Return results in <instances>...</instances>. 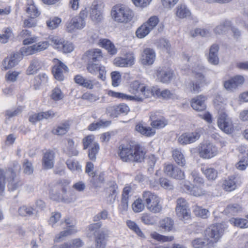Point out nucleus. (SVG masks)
I'll return each instance as SVG.
<instances>
[{"instance_id": "1", "label": "nucleus", "mask_w": 248, "mask_h": 248, "mask_svg": "<svg viewBox=\"0 0 248 248\" xmlns=\"http://www.w3.org/2000/svg\"><path fill=\"white\" fill-rule=\"evenodd\" d=\"M20 170L21 166L16 161L13 163L12 167L8 168L5 170L0 169V195L4 191L6 178L8 182V187L9 190H16L22 185L23 183L20 180L16 179Z\"/></svg>"}, {"instance_id": "2", "label": "nucleus", "mask_w": 248, "mask_h": 248, "mask_svg": "<svg viewBox=\"0 0 248 248\" xmlns=\"http://www.w3.org/2000/svg\"><path fill=\"white\" fill-rule=\"evenodd\" d=\"M130 91L134 95H129L126 94L109 91L108 94L113 97L127 100L142 102L144 99L150 97L152 93L144 84H140L138 81H135L130 85Z\"/></svg>"}, {"instance_id": "3", "label": "nucleus", "mask_w": 248, "mask_h": 248, "mask_svg": "<svg viewBox=\"0 0 248 248\" xmlns=\"http://www.w3.org/2000/svg\"><path fill=\"white\" fill-rule=\"evenodd\" d=\"M119 150V155L124 162H141L145 155L143 148L139 145H121Z\"/></svg>"}, {"instance_id": "4", "label": "nucleus", "mask_w": 248, "mask_h": 248, "mask_svg": "<svg viewBox=\"0 0 248 248\" xmlns=\"http://www.w3.org/2000/svg\"><path fill=\"white\" fill-rule=\"evenodd\" d=\"M225 229V226L222 224L211 225L206 229L204 232V237L208 239L211 247H214L219 240L224 234Z\"/></svg>"}, {"instance_id": "5", "label": "nucleus", "mask_w": 248, "mask_h": 248, "mask_svg": "<svg viewBox=\"0 0 248 248\" xmlns=\"http://www.w3.org/2000/svg\"><path fill=\"white\" fill-rule=\"evenodd\" d=\"M142 198L147 208L153 213H160L162 209L160 198L155 193L149 191H144Z\"/></svg>"}, {"instance_id": "6", "label": "nucleus", "mask_w": 248, "mask_h": 248, "mask_svg": "<svg viewBox=\"0 0 248 248\" xmlns=\"http://www.w3.org/2000/svg\"><path fill=\"white\" fill-rule=\"evenodd\" d=\"M101 226V222H97L90 225L88 227L89 230L94 235L96 248H105L107 244L108 234L99 230Z\"/></svg>"}, {"instance_id": "7", "label": "nucleus", "mask_w": 248, "mask_h": 248, "mask_svg": "<svg viewBox=\"0 0 248 248\" xmlns=\"http://www.w3.org/2000/svg\"><path fill=\"white\" fill-rule=\"evenodd\" d=\"M111 14L116 21L121 23H127L130 21L133 16V12L128 7L122 5L114 6Z\"/></svg>"}, {"instance_id": "8", "label": "nucleus", "mask_w": 248, "mask_h": 248, "mask_svg": "<svg viewBox=\"0 0 248 248\" xmlns=\"http://www.w3.org/2000/svg\"><path fill=\"white\" fill-rule=\"evenodd\" d=\"M87 16V11L82 10L78 16L72 17L66 24V30L69 32H72L75 30H81L85 27V19Z\"/></svg>"}, {"instance_id": "9", "label": "nucleus", "mask_w": 248, "mask_h": 248, "mask_svg": "<svg viewBox=\"0 0 248 248\" xmlns=\"http://www.w3.org/2000/svg\"><path fill=\"white\" fill-rule=\"evenodd\" d=\"M216 108L219 113V117L217 120L218 127L225 133H231L232 131L233 126L231 119L227 116L226 113L223 112L225 108L224 105L221 106L219 104L216 105Z\"/></svg>"}, {"instance_id": "10", "label": "nucleus", "mask_w": 248, "mask_h": 248, "mask_svg": "<svg viewBox=\"0 0 248 248\" xmlns=\"http://www.w3.org/2000/svg\"><path fill=\"white\" fill-rule=\"evenodd\" d=\"M66 189L62 185H58L50 191V198L55 201L70 203L74 201L73 198H69L66 195Z\"/></svg>"}, {"instance_id": "11", "label": "nucleus", "mask_w": 248, "mask_h": 248, "mask_svg": "<svg viewBox=\"0 0 248 248\" xmlns=\"http://www.w3.org/2000/svg\"><path fill=\"white\" fill-rule=\"evenodd\" d=\"M198 152L200 156L204 159H210L218 153L217 148L210 143L201 144L198 148Z\"/></svg>"}, {"instance_id": "12", "label": "nucleus", "mask_w": 248, "mask_h": 248, "mask_svg": "<svg viewBox=\"0 0 248 248\" xmlns=\"http://www.w3.org/2000/svg\"><path fill=\"white\" fill-rule=\"evenodd\" d=\"M74 80L77 84L88 89L92 90L94 87L97 89L101 88V84L96 80L87 78L81 75L75 76Z\"/></svg>"}, {"instance_id": "13", "label": "nucleus", "mask_w": 248, "mask_h": 248, "mask_svg": "<svg viewBox=\"0 0 248 248\" xmlns=\"http://www.w3.org/2000/svg\"><path fill=\"white\" fill-rule=\"evenodd\" d=\"M157 79L163 83L170 82L174 77L173 71L169 67H159L155 71Z\"/></svg>"}, {"instance_id": "14", "label": "nucleus", "mask_w": 248, "mask_h": 248, "mask_svg": "<svg viewBox=\"0 0 248 248\" xmlns=\"http://www.w3.org/2000/svg\"><path fill=\"white\" fill-rule=\"evenodd\" d=\"M201 135V130L197 129L192 132H186L182 134L178 138V141L181 145L190 144L198 140Z\"/></svg>"}, {"instance_id": "15", "label": "nucleus", "mask_w": 248, "mask_h": 248, "mask_svg": "<svg viewBox=\"0 0 248 248\" xmlns=\"http://www.w3.org/2000/svg\"><path fill=\"white\" fill-rule=\"evenodd\" d=\"M244 82L243 76L237 75L224 82L225 89L229 92H233Z\"/></svg>"}, {"instance_id": "16", "label": "nucleus", "mask_w": 248, "mask_h": 248, "mask_svg": "<svg viewBox=\"0 0 248 248\" xmlns=\"http://www.w3.org/2000/svg\"><path fill=\"white\" fill-rule=\"evenodd\" d=\"M93 62L88 61L87 66V70L88 72L92 75H96L97 72H98L99 75L98 78L102 81H104L106 79V71L104 66L98 65L94 63Z\"/></svg>"}, {"instance_id": "17", "label": "nucleus", "mask_w": 248, "mask_h": 248, "mask_svg": "<svg viewBox=\"0 0 248 248\" xmlns=\"http://www.w3.org/2000/svg\"><path fill=\"white\" fill-rule=\"evenodd\" d=\"M164 172L167 175L178 180H182L185 177L184 172L180 168L172 164L166 165Z\"/></svg>"}, {"instance_id": "18", "label": "nucleus", "mask_w": 248, "mask_h": 248, "mask_svg": "<svg viewBox=\"0 0 248 248\" xmlns=\"http://www.w3.org/2000/svg\"><path fill=\"white\" fill-rule=\"evenodd\" d=\"M55 154L54 151L47 150L43 154L42 159V168L44 170L52 169L54 166Z\"/></svg>"}, {"instance_id": "19", "label": "nucleus", "mask_w": 248, "mask_h": 248, "mask_svg": "<svg viewBox=\"0 0 248 248\" xmlns=\"http://www.w3.org/2000/svg\"><path fill=\"white\" fill-rule=\"evenodd\" d=\"M129 110V107L125 104H120L109 106L107 108V112L111 116L116 117L122 113H127Z\"/></svg>"}, {"instance_id": "20", "label": "nucleus", "mask_w": 248, "mask_h": 248, "mask_svg": "<svg viewBox=\"0 0 248 248\" xmlns=\"http://www.w3.org/2000/svg\"><path fill=\"white\" fill-rule=\"evenodd\" d=\"M155 58V51L153 49L146 48L143 51L140 61L142 64L150 65L154 63Z\"/></svg>"}, {"instance_id": "21", "label": "nucleus", "mask_w": 248, "mask_h": 248, "mask_svg": "<svg viewBox=\"0 0 248 248\" xmlns=\"http://www.w3.org/2000/svg\"><path fill=\"white\" fill-rule=\"evenodd\" d=\"M134 57L133 53H127L126 58L118 57L115 59L114 63L116 66L119 67H128L134 64Z\"/></svg>"}, {"instance_id": "22", "label": "nucleus", "mask_w": 248, "mask_h": 248, "mask_svg": "<svg viewBox=\"0 0 248 248\" xmlns=\"http://www.w3.org/2000/svg\"><path fill=\"white\" fill-rule=\"evenodd\" d=\"M206 98L205 96L200 95L192 99L191 106L195 110L202 111L206 109V106L205 101Z\"/></svg>"}, {"instance_id": "23", "label": "nucleus", "mask_w": 248, "mask_h": 248, "mask_svg": "<svg viewBox=\"0 0 248 248\" xmlns=\"http://www.w3.org/2000/svg\"><path fill=\"white\" fill-rule=\"evenodd\" d=\"M68 70V67L64 63L58 60V63L53 67L52 72L56 79L62 81L64 79L63 73L67 72Z\"/></svg>"}, {"instance_id": "24", "label": "nucleus", "mask_w": 248, "mask_h": 248, "mask_svg": "<svg viewBox=\"0 0 248 248\" xmlns=\"http://www.w3.org/2000/svg\"><path fill=\"white\" fill-rule=\"evenodd\" d=\"M152 121L151 125L155 128H161L168 124V121L163 116L159 115L156 113H152L150 115Z\"/></svg>"}, {"instance_id": "25", "label": "nucleus", "mask_w": 248, "mask_h": 248, "mask_svg": "<svg viewBox=\"0 0 248 248\" xmlns=\"http://www.w3.org/2000/svg\"><path fill=\"white\" fill-rule=\"evenodd\" d=\"M196 78H197V80L191 81L188 85L190 91L194 93H199L200 89V85L204 81V77L201 73H197L196 74Z\"/></svg>"}, {"instance_id": "26", "label": "nucleus", "mask_w": 248, "mask_h": 248, "mask_svg": "<svg viewBox=\"0 0 248 248\" xmlns=\"http://www.w3.org/2000/svg\"><path fill=\"white\" fill-rule=\"evenodd\" d=\"M219 46L217 44L212 45L210 48L208 61L209 63L213 65H217L219 63L218 52Z\"/></svg>"}, {"instance_id": "27", "label": "nucleus", "mask_w": 248, "mask_h": 248, "mask_svg": "<svg viewBox=\"0 0 248 248\" xmlns=\"http://www.w3.org/2000/svg\"><path fill=\"white\" fill-rule=\"evenodd\" d=\"M150 91L152 93V94L150 96L155 94L157 96H160L164 99H174L178 98L177 95L174 92H171L168 89L161 91L160 89H156L152 91L150 90Z\"/></svg>"}, {"instance_id": "28", "label": "nucleus", "mask_w": 248, "mask_h": 248, "mask_svg": "<svg viewBox=\"0 0 248 248\" xmlns=\"http://www.w3.org/2000/svg\"><path fill=\"white\" fill-rule=\"evenodd\" d=\"M159 228L165 232H171L174 230V223L170 217H165L159 221Z\"/></svg>"}, {"instance_id": "29", "label": "nucleus", "mask_w": 248, "mask_h": 248, "mask_svg": "<svg viewBox=\"0 0 248 248\" xmlns=\"http://www.w3.org/2000/svg\"><path fill=\"white\" fill-rule=\"evenodd\" d=\"M85 54L88 58V61L96 62L100 61L103 58L101 50L98 48L89 50Z\"/></svg>"}, {"instance_id": "30", "label": "nucleus", "mask_w": 248, "mask_h": 248, "mask_svg": "<svg viewBox=\"0 0 248 248\" xmlns=\"http://www.w3.org/2000/svg\"><path fill=\"white\" fill-rule=\"evenodd\" d=\"M175 15L180 19L187 18L191 16V12L188 8L184 4H179L175 8Z\"/></svg>"}, {"instance_id": "31", "label": "nucleus", "mask_w": 248, "mask_h": 248, "mask_svg": "<svg viewBox=\"0 0 248 248\" xmlns=\"http://www.w3.org/2000/svg\"><path fill=\"white\" fill-rule=\"evenodd\" d=\"M235 177L233 176L228 177L223 181L222 187L226 191L231 192L236 187Z\"/></svg>"}, {"instance_id": "32", "label": "nucleus", "mask_w": 248, "mask_h": 248, "mask_svg": "<svg viewBox=\"0 0 248 248\" xmlns=\"http://www.w3.org/2000/svg\"><path fill=\"white\" fill-rule=\"evenodd\" d=\"M41 66V61L37 58H34L31 61L30 65L26 70L27 74L31 75L36 73Z\"/></svg>"}, {"instance_id": "33", "label": "nucleus", "mask_w": 248, "mask_h": 248, "mask_svg": "<svg viewBox=\"0 0 248 248\" xmlns=\"http://www.w3.org/2000/svg\"><path fill=\"white\" fill-rule=\"evenodd\" d=\"M91 17L92 20L96 23L100 22L102 19L100 6L96 4H93L91 7Z\"/></svg>"}, {"instance_id": "34", "label": "nucleus", "mask_w": 248, "mask_h": 248, "mask_svg": "<svg viewBox=\"0 0 248 248\" xmlns=\"http://www.w3.org/2000/svg\"><path fill=\"white\" fill-rule=\"evenodd\" d=\"M18 56L19 54H14L10 57L6 58L2 63L3 68L6 70L15 66L18 62Z\"/></svg>"}, {"instance_id": "35", "label": "nucleus", "mask_w": 248, "mask_h": 248, "mask_svg": "<svg viewBox=\"0 0 248 248\" xmlns=\"http://www.w3.org/2000/svg\"><path fill=\"white\" fill-rule=\"evenodd\" d=\"M99 45L104 47L111 54H115L117 52V49L114 44L108 39H102L99 40Z\"/></svg>"}, {"instance_id": "36", "label": "nucleus", "mask_w": 248, "mask_h": 248, "mask_svg": "<svg viewBox=\"0 0 248 248\" xmlns=\"http://www.w3.org/2000/svg\"><path fill=\"white\" fill-rule=\"evenodd\" d=\"M208 239L205 237L204 238H197L191 242V245L194 248H209L211 247Z\"/></svg>"}, {"instance_id": "37", "label": "nucleus", "mask_w": 248, "mask_h": 248, "mask_svg": "<svg viewBox=\"0 0 248 248\" xmlns=\"http://www.w3.org/2000/svg\"><path fill=\"white\" fill-rule=\"evenodd\" d=\"M184 186L189 192L190 194L194 196L200 197L205 194V191L200 186H195L191 187L186 185H185Z\"/></svg>"}, {"instance_id": "38", "label": "nucleus", "mask_w": 248, "mask_h": 248, "mask_svg": "<svg viewBox=\"0 0 248 248\" xmlns=\"http://www.w3.org/2000/svg\"><path fill=\"white\" fill-rule=\"evenodd\" d=\"M69 129V125L68 123L64 122L60 124L56 128L52 130V133L53 134L62 136L65 134Z\"/></svg>"}, {"instance_id": "39", "label": "nucleus", "mask_w": 248, "mask_h": 248, "mask_svg": "<svg viewBox=\"0 0 248 248\" xmlns=\"http://www.w3.org/2000/svg\"><path fill=\"white\" fill-rule=\"evenodd\" d=\"M61 214L59 212L52 213L48 221L49 224L52 227H57L59 225H63V221L61 220Z\"/></svg>"}, {"instance_id": "40", "label": "nucleus", "mask_w": 248, "mask_h": 248, "mask_svg": "<svg viewBox=\"0 0 248 248\" xmlns=\"http://www.w3.org/2000/svg\"><path fill=\"white\" fill-rule=\"evenodd\" d=\"M77 232L76 228H67L65 230L61 232L59 234L55 236L54 241L60 242L63 240L64 238L71 234H74Z\"/></svg>"}, {"instance_id": "41", "label": "nucleus", "mask_w": 248, "mask_h": 248, "mask_svg": "<svg viewBox=\"0 0 248 248\" xmlns=\"http://www.w3.org/2000/svg\"><path fill=\"white\" fill-rule=\"evenodd\" d=\"M135 130L141 134L147 137H150L155 133V131L152 128L144 126L141 124H138L136 125Z\"/></svg>"}, {"instance_id": "42", "label": "nucleus", "mask_w": 248, "mask_h": 248, "mask_svg": "<svg viewBox=\"0 0 248 248\" xmlns=\"http://www.w3.org/2000/svg\"><path fill=\"white\" fill-rule=\"evenodd\" d=\"M172 156L177 164L181 166H184L186 164V160L182 152L178 150L175 149L172 152Z\"/></svg>"}, {"instance_id": "43", "label": "nucleus", "mask_w": 248, "mask_h": 248, "mask_svg": "<svg viewBox=\"0 0 248 248\" xmlns=\"http://www.w3.org/2000/svg\"><path fill=\"white\" fill-rule=\"evenodd\" d=\"M202 170L209 180H214L217 176V171L213 168H202Z\"/></svg>"}, {"instance_id": "44", "label": "nucleus", "mask_w": 248, "mask_h": 248, "mask_svg": "<svg viewBox=\"0 0 248 248\" xmlns=\"http://www.w3.org/2000/svg\"><path fill=\"white\" fill-rule=\"evenodd\" d=\"M152 238L161 242H170L174 240L173 236H165L154 232L151 233Z\"/></svg>"}, {"instance_id": "45", "label": "nucleus", "mask_w": 248, "mask_h": 248, "mask_svg": "<svg viewBox=\"0 0 248 248\" xmlns=\"http://www.w3.org/2000/svg\"><path fill=\"white\" fill-rule=\"evenodd\" d=\"M230 221L234 226L240 228H248V220L247 219L232 218Z\"/></svg>"}, {"instance_id": "46", "label": "nucleus", "mask_w": 248, "mask_h": 248, "mask_svg": "<svg viewBox=\"0 0 248 248\" xmlns=\"http://www.w3.org/2000/svg\"><path fill=\"white\" fill-rule=\"evenodd\" d=\"M231 26V22L229 21H225L220 25L217 26L214 29V31L216 34H223Z\"/></svg>"}, {"instance_id": "47", "label": "nucleus", "mask_w": 248, "mask_h": 248, "mask_svg": "<svg viewBox=\"0 0 248 248\" xmlns=\"http://www.w3.org/2000/svg\"><path fill=\"white\" fill-rule=\"evenodd\" d=\"M110 122L108 121L100 120L98 122L93 123L89 126V129L93 131L101 127H104L109 125Z\"/></svg>"}, {"instance_id": "48", "label": "nucleus", "mask_w": 248, "mask_h": 248, "mask_svg": "<svg viewBox=\"0 0 248 248\" xmlns=\"http://www.w3.org/2000/svg\"><path fill=\"white\" fill-rule=\"evenodd\" d=\"M157 46L160 49L169 53L170 51V44L168 40L166 39L161 38L157 42Z\"/></svg>"}, {"instance_id": "49", "label": "nucleus", "mask_w": 248, "mask_h": 248, "mask_svg": "<svg viewBox=\"0 0 248 248\" xmlns=\"http://www.w3.org/2000/svg\"><path fill=\"white\" fill-rule=\"evenodd\" d=\"M151 31L148 28L147 26L144 23L140 26L136 31V36L139 38H143L148 35Z\"/></svg>"}, {"instance_id": "50", "label": "nucleus", "mask_w": 248, "mask_h": 248, "mask_svg": "<svg viewBox=\"0 0 248 248\" xmlns=\"http://www.w3.org/2000/svg\"><path fill=\"white\" fill-rule=\"evenodd\" d=\"M242 210V207L240 205L234 203L229 205L226 208L225 212L232 215L234 216L237 213L241 211Z\"/></svg>"}, {"instance_id": "51", "label": "nucleus", "mask_w": 248, "mask_h": 248, "mask_svg": "<svg viewBox=\"0 0 248 248\" xmlns=\"http://www.w3.org/2000/svg\"><path fill=\"white\" fill-rule=\"evenodd\" d=\"M34 209L31 207L22 206L18 209L19 214L23 217L31 216L34 214Z\"/></svg>"}, {"instance_id": "52", "label": "nucleus", "mask_w": 248, "mask_h": 248, "mask_svg": "<svg viewBox=\"0 0 248 248\" xmlns=\"http://www.w3.org/2000/svg\"><path fill=\"white\" fill-rule=\"evenodd\" d=\"M26 12L30 17L36 18L39 15V12L33 3L28 4Z\"/></svg>"}, {"instance_id": "53", "label": "nucleus", "mask_w": 248, "mask_h": 248, "mask_svg": "<svg viewBox=\"0 0 248 248\" xmlns=\"http://www.w3.org/2000/svg\"><path fill=\"white\" fill-rule=\"evenodd\" d=\"M23 172L27 175H31L33 172V167L32 163L28 159H25L22 163Z\"/></svg>"}, {"instance_id": "54", "label": "nucleus", "mask_w": 248, "mask_h": 248, "mask_svg": "<svg viewBox=\"0 0 248 248\" xmlns=\"http://www.w3.org/2000/svg\"><path fill=\"white\" fill-rule=\"evenodd\" d=\"M99 150V145L98 143L93 144L88 151V156L90 159L94 161L96 159V156Z\"/></svg>"}, {"instance_id": "55", "label": "nucleus", "mask_w": 248, "mask_h": 248, "mask_svg": "<svg viewBox=\"0 0 248 248\" xmlns=\"http://www.w3.org/2000/svg\"><path fill=\"white\" fill-rule=\"evenodd\" d=\"M143 199H137L132 204V209L136 213L141 212L144 209V204L143 203Z\"/></svg>"}, {"instance_id": "56", "label": "nucleus", "mask_w": 248, "mask_h": 248, "mask_svg": "<svg viewBox=\"0 0 248 248\" xmlns=\"http://www.w3.org/2000/svg\"><path fill=\"white\" fill-rule=\"evenodd\" d=\"M66 164L68 168L71 170H77L80 171L81 170V166L79 165V163L72 159H68L66 161Z\"/></svg>"}, {"instance_id": "57", "label": "nucleus", "mask_w": 248, "mask_h": 248, "mask_svg": "<svg viewBox=\"0 0 248 248\" xmlns=\"http://www.w3.org/2000/svg\"><path fill=\"white\" fill-rule=\"evenodd\" d=\"M49 41L51 43L53 46L59 50L61 46L63 43L64 40L58 36H50L48 37Z\"/></svg>"}, {"instance_id": "58", "label": "nucleus", "mask_w": 248, "mask_h": 248, "mask_svg": "<svg viewBox=\"0 0 248 248\" xmlns=\"http://www.w3.org/2000/svg\"><path fill=\"white\" fill-rule=\"evenodd\" d=\"M195 215L203 218H206L208 217L209 211L207 209L202 208V207L196 206L194 209Z\"/></svg>"}, {"instance_id": "59", "label": "nucleus", "mask_w": 248, "mask_h": 248, "mask_svg": "<svg viewBox=\"0 0 248 248\" xmlns=\"http://www.w3.org/2000/svg\"><path fill=\"white\" fill-rule=\"evenodd\" d=\"M158 22V18L156 16H152L144 24L151 31L156 26Z\"/></svg>"}, {"instance_id": "60", "label": "nucleus", "mask_w": 248, "mask_h": 248, "mask_svg": "<svg viewBox=\"0 0 248 248\" xmlns=\"http://www.w3.org/2000/svg\"><path fill=\"white\" fill-rule=\"evenodd\" d=\"M94 136L93 135H88L83 139L82 142L83 144V149L85 150L88 148L93 146V144L97 143L94 141Z\"/></svg>"}, {"instance_id": "61", "label": "nucleus", "mask_w": 248, "mask_h": 248, "mask_svg": "<svg viewBox=\"0 0 248 248\" xmlns=\"http://www.w3.org/2000/svg\"><path fill=\"white\" fill-rule=\"evenodd\" d=\"M177 216L180 219H187L190 216V210L188 207L182 208L180 212H178V210H176Z\"/></svg>"}, {"instance_id": "62", "label": "nucleus", "mask_w": 248, "mask_h": 248, "mask_svg": "<svg viewBox=\"0 0 248 248\" xmlns=\"http://www.w3.org/2000/svg\"><path fill=\"white\" fill-rule=\"evenodd\" d=\"M50 97L54 101H59L64 97V95L59 88H55L52 91Z\"/></svg>"}, {"instance_id": "63", "label": "nucleus", "mask_w": 248, "mask_h": 248, "mask_svg": "<svg viewBox=\"0 0 248 248\" xmlns=\"http://www.w3.org/2000/svg\"><path fill=\"white\" fill-rule=\"evenodd\" d=\"M104 181V174L101 173L99 175L94 174L93 175L90 182L95 187L98 186L99 184Z\"/></svg>"}, {"instance_id": "64", "label": "nucleus", "mask_w": 248, "mask_h": 248, "mask_svg": "<svg viewBox=\"0 0 248 248\" xmlns=\"http://www.w3.org/2000/svg\"><path fill=\"white\" fill-rule=\"evenodd\" d=\"M193 182L195 185H202L204 183L203 179L200 176L199 173L195 170H193L190 174Z\"/></svg>"}]
</instances>
